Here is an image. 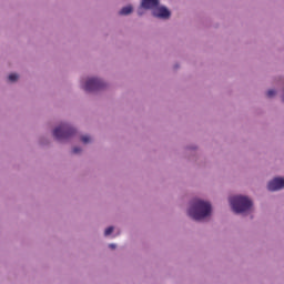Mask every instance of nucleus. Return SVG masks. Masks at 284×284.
Returning a JSON list of instances; mask_svg holds the SVG:
<instances>
[{
	"label": "nucleus",
	"mask_w": 284,
	"mask_h": 284,
	"mask_svg": "<svg viewBox=\"0 0 284 284\" xmlns=\"http://www.w3.org/2000/svg\"><path fill=\"white\" fill-rule=\"evenodd\" d=\"M109 247H110L111 250H116V244H110Z\"/></svg>",
	"instance_id": "nucleus-14"
},
{
	"label": "nucleus",
	"mask_w": 284,
	"mask_h": 284,
	"mask_svg": "<svg viewBox=\"0 0 284 284\" xmlns=\"http://www.w3.org/2000/svg\"><path fill=\"white\" fill-rule=\"evenodd\" d=\"M212 214V204L202 200H195L192 207L189 210V216L194 221H203Z\"/></svg>",
	"instance_id": "nucleus-1"
},
{
	"label": "nucleus",
	"mask_w": 284,
	"mask_h": 284,
	"mask_svg": "<svg viewBox=\"0 0 284 284\" xmlns=\"http://www.w3.org/2000/svg\"><path fill=\"white\" fill-rule=\"evenodd\" d=\"M139 14H143V12H141V10H139Z\"/></svg>",
	"instance_id": "nucleus-15"
},
{
	"label": "nucleus",
	"mask_w": 284,
	"mask_h": 284,
	"mask_svg": "<svg viewBox=\"0 0 284 284\" xmlns=\"http://www.w3.org/2000/svg\"><path fill=\"white\" fill-rule=\"evenodd\" d=\"M81 141H82V143H90V141H92V139L89 135H83L81 138Z\"/></svg>",
	"instance_id": "nucleus-11"
},
{
	"label": "nucleus",
	"mask_w": 284,
	"mask_h": 284,
	"mask_svg": "<svg viewBox=\"0 0 284 284\" xmlns=\"http://www.w3.org/2000/svg\"><path fill=\"white\" fill-rule=\"evenodd\" d=\"M274 94H276L275 90H268L266 93V97H268V99H272V97H274Z\"/></svg>",
	"instance_id": "nucleus-12"
},
{
	"label": "nucleus",
	"mask_w": 284,
	"mask_h": 284,
	"mask_svg": "<svg viewBox=\"0 0 284 284\" xmlns=\"http://www.w3.org/2000/svg\"><path fill=\"white\" fill-rule=\"evenodd\" d=\"M170 10H168V8L165 7H156L153 10V17H156L158 19H170Z\"/></svg>",
	"instance_id": "nucleus-6"
},
{
	"label": "nucleus",
	"mask_w": 284,
	"mask_h": 284,
	"mask_svg": "<svg viewBox=\"0 0 284 284\" xmlns=\"http://www.w3.org/2000/svg\"><path fill=\"white\" fill-rule=\"evenodd\" d=\"M114 232V227L113 226H109L105 231H104V236H110V234H112Z\"/></svg>",
	"instance_id": "nucleus-10"
},
{
	"label": "nucleus",
	"mask_w": 284,
	"mask_h": 284,
	"mask_svg": "<svg viewBox=\"0 0 284 284\" xmlns=\"http://www.w3.org/2000/svg\"><path fill=\"white\" fill-rule=\"evenodd\" d=\"M104 85H105V83H103V81L101 79L91 78L87 81L83 89L85 90V92H95V90L103 89Z\"/></svg>",
	"instance_id": "nucleus-4"
},
{
	"label": "nucleus",
	"mask_w": 284,
	"mask_h": 284,
	"mask_svg": "<svg viewBox=\"0 0 284 284\" xmlns=\"http://www.w3.org/2000/svg\"><path fill=\"white\" fill-rule=\"evenodd\" d=\"M270 192H276L278 190H283L284 187V179L283 178H275L267 185Z\"/></svg>",
	"instance_id": "nucleus-5"
},
{
	"label": "nucleus",
	"mask_w": 284,
	"mask_h": 284,
	"mask_svg": "<svg viewBox=\"0 0 284 284\" xmlns=\"http://www.w3.org/2000/svg\"><path fill=\"white\" fill-rule=\"evenodd\" d=\"M81 152V148H73V154H79Z\"/></svg>",
	"instance_id": "nucleus-13"
},
{
	"label": "nucleus",
	"mask_w": 284,
	"mask_h": 284,
	"mask_svg": "<svg viewBox=\"0 0 284 284\" xmlns=\"http://www.w3.org/2000/svg\"><path fill=\"white\" fill-rule=\"evenodd\" d=\"M159 6V0H142L141 8L144 10H154Z\"/></svg>",
	"instance_id": "nucleus-7"
},
{
	"label": "nucleus",
	"mask_w": 284,
	"mask_h": 284,
	"mask_svg": "<svg viewBox=\"0 0 284 284\" xmlns=\"http://www.w3.org/2000/svg\"><path fill=\"white\" fill-rule=\"evenodd\" d=\"M231 207L235 214H243V212H250L252 210V200L247 196L236 195L230 199Z\"/></svg>",
	"instance_id": "nucleus-2"
},
{
	"label": "nucleus",
	"mask_w": 284,
	"mask_h": 284,
	"mask_svg": "<svg viewBox=\"0 0 284 284\" xmlns=\"http://www.w3.org/2000/svg\"><path fill=\"white\" fill-rule=\"evenodd\" d=\"M132 10H133L132 6L123 7L122 10L120 11V14L122 16L131 14Z\"/></svg>",
	"instance_id": "nucleus-8"
},
{
	"label": "nucleus",
	"mask_w": 284,
	"mask_h": 284,
	"mask_svg": "<svg viewBox=\"0 0 284 284\" xmlns=\"http://www.w3.org/2000/svg\"><path fill=\"white\" fill-rule=\"evenodd\" d=\"M19 79V74L17 73H11L9 75V81H11V83H14V81H17Z\"/></svg>",
	"instance_id": "nucleus-9"
},
{
	"label": "nucleus",
	"mask_w": 284,
	"mask_h": 284,
	"mask_svg": "<svg viewBox=\"0 0 284 284\" xmlns=\"http://www.w3.org/2000/svg\"><path fill=\"white\" fill-rule=\"evenodd\" d=\"M74 132H77V130H74V128L70 126V124L64 123L54 129L53 136L58 141H63L65 139H70V136H72V134H74Z\"/></svg>",
	"instance_id": "nucleus-3"
}]
</instances>
